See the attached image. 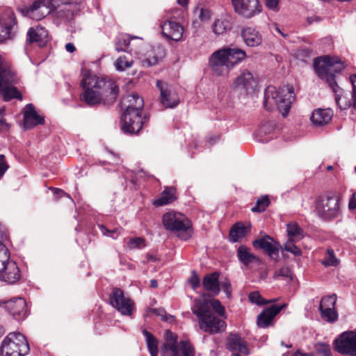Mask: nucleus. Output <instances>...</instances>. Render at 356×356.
Masks as SVG:
<instances>
[{"mask_svg":"<svg viewBox=\"0 0 356 356\" xmlns=\"http://www.w3.org/2000/svg\"><path fill=\"white\" fill-rule=\"evenodd\" d=\"M122 106L126 108L121 117L122 129L125 133L138 134L145 122L141 115L144 106L143 98L137 94L128 95L124 97Z\"/></svg>","mask_w":356,"mask_h":356,"instance_id":"nucleus-1","label":"nucleus"},{"mask_svg":"<svg viewBox=\"0 0 356 356\" xmlns=\"http://www.w3.org/2000/svg\"><path fill=\"white\" fill-rule=\"evenodd\" d=\"M314 67L318 76L329 84L335 95L336 103L341 108L340 100L343 94V90L336 82L334 74L342 71L344 68L343 64L336 58L325 56L315 59Z\"/></svg>","mask_w":356,"mask_h":356,"instance_id":"nucleus-2","label":"nucleus"},{"mask_svg":"<svg viewBox=\"0 0 356 356\" xmlns=\"http://www.w3.org/2000/svg\"><path fill=\"white\" fill-rule=\"evenodd\" d=\"M246 56L243 50L236 47H227L214 51L209 62L212 70L217 75H225Z\"/></svg>","mask_w":356,"mask_h":356,"instance_id":"nucleus-3","label":"nucleus"},{"mask_svg":"<svg viewBox=\"0 0 356 356\" xmlns=\"http://www.w3.org/2000/svg\"><path fill=\"white\" fill-rule=\"evenodd\" d=\"M191 309L193 314L197 317L200 328L202 331L212 334L225 330V322L213 314L211 309H209V304L206 299H195Z\"/></svg>","mask_w":356,"mask_h":356,"instance_id":"nucleus-4","label":"nucleus"},{"mask_svg":"<svg viewBox=\"0 0 356 356\" xmlns=\"http://www.w3.org/2000/svg\"><path fill=\"white\" fill-rule=\"evenodd\" d=\"M293 90L291 86L277 88L273 86L266 88L264 92V107L268 111L277 108L285 117L287 115L293 99Z\"/></svg>","mask_w":356,"mask_h":356,"instance_id":"nucleus-5","label":"nucleus"},{"mask_svg":"<svg viewBox=\"0 0 356 356\" xmlns=\"http://www.w3.org/2000/svg\"><path fill=\"white\" fill-rule=\"evenodd\" d=\"M29 352V345L25 336L19 332H10L0 346L1 356H26Z\"/></svg>","mask_w":356,"mask_h":356,"instance_id":"nucleus-6","label":"nucleus"},{"mask_svg":"<svg viewBox=\"0 0 356 356\" xmlns=\"http://www.w3.org/2000/svg\"><path fill=\"white\" fill-rule=\"evenodd\" d=\"M18 82L19 78L13 70L0 58V94L4 100L22 99L21 93L15 87Z\"/></svg>","mask_w":356,"mask_h":356,"instance_id":"nucleus-7","label":"nucleus"},{"mask_svg":"<svg viewBox=\"0 0 356 356\" xmlns=\"http://www.w3.org/2000/svg\"><path fill=\"white\" fill-rule=\"evenodd\" d=\"M162 221L166 229L178 233L180 238L187 240L191 236V222L184 214L170 211L163 216Z\"/></svg>","mask_w":356,"mask_h":356,"instance_id":"nucleus-8","label":"nucleus"},{"mask_svg":"<svg viewBox=\"0 0 356 356\" xmlns=\"http://www.w3.org/2000/svg\"><path fill=\"white\" fill-rule=\"evenodd\" d=\"M340 195L336 192L330 191L321 197L316 204L318 213L324 219H332L340 213Z\"/></svg>","mask_w":356,"mask_h":356,"instance_id":"nucleus-9","label":"nucleus"},{"mask_svg":"<svg viewBox=\"0 0 356 356\" xmlns=\"http://www.w3.org/2000/svg\"><path fill=\"white\" fill-rule=\"evenodd\" d=\"M88 83L90 86L97 88L99 93H101L104 104H111L115 101L119 89L113 80L107 77L99 78L92 75L91 82H88Z\"/></svg>","mask_w":356,"mask_h":356,"instance_id":"nucleus-10","label":"nucleus"},{"mask_svg":"<svg viewBox=\"0 0 356 356\" xmlns=\"http://www.w3.org/2000/svg\"><path fill=\"white\" fill-rule=\"evenodd\" d=\"M166 342L163 348L170 351L172 356H195V348L191 343L186 340L177 342V337L172 332H166Z\"/></svg>","mask_w":356,"mask_h":356,"instance_id":"nucleus-11","label":"nucleus"},{"mask_svg":"<svg viewBox=\"0 0 356 356\" xmlns=\"http://www.w3.org/2000/svg\"><path fill=\"white\" fill-rule=\"evenodd\" d=\"M156 86L160 92L159 103L163 108H175L178 106L180 98L173 86L162 80H157Z\"/></svg>","mask_w":356,"mask_h":356,"instance_id":"nucleus-12","label":"nucleus"},{"mask_svg":"<svg viewBox=\"0 0 356 356\" xmlns=\"http://www.w3.org/2000/svg\"><path fill=\"white\" fill-rule=\"evenodd\" d=\"M110 304L122 315L131 316L135 310L134 301L120 288H113L110 296Z\"/></svg>","mask_w":356,"mask_h":356,"instance_id":"nucleus-13","label":"nucleus"},{"mask_svg":"<svg viewBox=\"0 0 356 356\" xmlns=\"http://www.w3.org/2000/svg\"><path fill=\"white\" fill-rule=\"evenodd\" d=\"M10 254H4L0 258V280L8 284H14L20 279V273L17 264L9 259Z\"/></svg>","mask_w":356,"mask_h":356,"instance_id":"nucleus-14","label":"nucleus"},{"mask_svg":"<svg viewBox=\"0 0 356 356\" xmlns=\"http://www.w3.org/2000/svg\"><path fill=\"white\" fill-rule=\"evenodd\" d=\"M17 21L10 8L5 9L0 15V42L11 38L17 29Z\"/></svg>","mask_w":356,"mask_h":356,"instance_id":"nucleus-15","label":"nucleus"},{"mask_svg":"<svg viewBox=\"0 0 356 356\" xmlns=\"http://www.w3.org/2000/svg\"><path fill=\"white\" fill-rule=\"evenodd\" d=\"M232 2L235 12L247 19L259 15L262 10L259 0H232Z\"/></svg>","mask_w":356,"mask_h":356,"instance_id":"nucleus-16","label":"nucleus"},{"mask_svg":"<svg viewBox=\"0 0 356 356\" xmlns=\"http://www.w3.org/2000/svg\"><path fill=\"white\" fill-rule=\"evenodd\" d=\"M92 75L91 74H84L81 81V85L84 89L83 92L81 95V99L85 102L89 106H95L104 103L101 93H99L97 88L90 86L88 82H91Z\"/></svg>","mask_w":356,"mask_h":356,"instance_id":"nucleus-17","label":"nucleus"},{"mask_svg":"<svg viewBox=\"0 0 356 356\" xmlns=\"http://www.w3.org/2000/svg\"><path fill=\"white\" fill-rule=\"evenodd\" d=\"M159 26L162 30V35L168 40L180 42L183 40L184 27L179 22L171 19H160Z\"/></svg>","mask_w":356,"mask_h":356,"instance_id":"nucleus-18","label":"nucleus"},{"mask_svg":"<svg viewBox=\"0 0 356 356\" xmlns=\"http://www.w3.org/2000/svg\"><path fill=\"white\" fill-rule=\"evenodd\" d=\"M20 13L34 20H40L51 12L49 3L44 0L35 1L31 6L19 8Z\"/></svg>","mask_w":356,"mask_h":356,"instance_id":"nucleus-19","label":"nucleus"},{"mask_svg":"<svg viewBox=\"0 0 356 356\" xmlns=\"http://www.w3.org/2000/svg\"><path fill=\"white\" fill-rule=\"evenodd\" d=\"M334 349L341 354L356 356V332L343 333L339 339L334 341Z\"/></svg>","mask_w":356,"mask_h":356,"instance_id":"nucleus-20","label":"nucleus"},{"mask_svg":"<svg viewBox=\"0 0 356 356\" xmlns=\"http://www.w3.org/2000/svg\"><path fill=\"white\" fill-rule=\"evenodd\" d=\"M226 347L232 352L233 356H247L249 354L246 341L236 333H231L229 335Z\"/></svg>","mask_w":356,"mask_h":356,"instance_id":"nucleus-21","label":"nucleus"},{"mask_svg":"<svg viewBox=\"0 0 356 356\" xmlns=\"http://www.w3.org/2000/svg\"><path fill=\"white\" fill-rule=\"evenodd\" d=\"M5 309L17 321H22L27 316L26 302L22 298H15L5 303Z\"/></svg>","mask_w":356,"mask_h":356,"instance_id":"nucleus-22","label":"nucleus"},{"mask_svg":"<svg viewBox=\"0 0 356 356\" xmlns=\"http://www.w3.org/2000/svg\"><path fill=\"white\" fill-rule=\"evenodd\" d=\"M287 306L286 304L273 305L266 308L257 316V325L259 327L265 328L268 327L274 317Z\"/></svg>","mask_w":356,"mask_h":356,"instance_id":"nucleus-23","label":"nucleus"},{"mask_svg":"<svg viewBox=\"0 0 356 356\" xmlns=\"http://www.w3.org/2000/svg\"><path fill=\"white\" fill-rule=\"evenodd\" d=\"M44 123V118L40 115L35 109L32 104H28L24 112V127L25 129H31L39 124Z\"/></svg>","mask_w":356,"mask_h":356,"instance_id":"nucleus-24","label":"nucleus"},{"mask_svg":"<svg viewBox=\"0 0 356 356\" xmlns=\"http://www.w3.org/2000/svg\"><path fill=\"white\" fill-rule=\"evenodd\" d=\"M48 31L44 27L41 26L31 27L26 34V42L44 47L48 42Z\"/></svg>","mask_w":356,"mask_h":356,"instance_id":"nucleus-25","label":"nucleus"},{"mask_svg":"<svg viewBox=\"0 0 356 356\" xmlns=\"http://www.w3.org/2000/svg\"><path fill=\"white\" fill-rule=\"evenodd\" d=\"M252 244L254 248H259L265 250L266 252L271 257L278 256L280 246L278 243H275L269 236L258 238L254 241Z\"/></svg>","mask_w":356,"mask_h":356,"instance_id":"nucleus-26","label":"nucleus"},{"mask_svg":"<svg viewBox=\"0 0 356 356\" xmlns=\"http://www.w3.org/2000/svg\"><path fill=\"white\" fill-rule=\"evenodd\" d=\"M164 56V49L160 46L149 47L140 63L143 67H149L158 63L159 59Z\"/></svg>","mask_w":356,"mask_h":356,"instance_id":"nucleus-27","label":"nucleus"},{"mask_svg":"<svg viewBox=\"0 0 356 356\" xmlns=\"http://www.w3.org/2000/svg\"><path fill=\"white\" fill-rule=\"evenodd\" d=\"M255 85L256 81L252 73L248 70H243L234 82L235 88L243 89L247 92L253 90Z\"/></svg>","mask_w":356,"mask_h":356,"instance_id":"nucleus-28","label":"nucleus"},{"mask_svg":"<svg viewBox=\"0 0 356 356\" xmlns=\"http://www.w3.org/2000/svg\"><path fill=\"white\" fill-rule=\"evenodd\" d=\"M241 36L246 45L252 47L260 45L263 40L261 33L252 27L244 28Z\"/></svg>","mask_w":356,"mask_h":356,"instance_id":"nucleus-29","label":"nucleus"},{"mask_svg":"<svg viewBox=\"0 0 356 356\" xmlns=\"http://www.w3.org/2000/svg\"><path fill=\"white\" fill-rule=\"evenodd\" d=\"M333 117V112L331 109L318 108L313 111L311 115V120L316 126H323L328 124Z\"/></svg>","mask_w":356,"mask_h":356,"instance_id":"nucleus-30","label":"nucleus"},{"mask_svg":"<svg viewBox=\"0 0 356 356\" xmlns=\"http://www.w3.org/2000/svg\"><path fill=\"white\" fill-rule=\"evenodd\" d=\"M177 198L176 188L172 186H165L160 197L153 201V204L156 207L170 204L175 201Z\"/></svg>","mask_w":356,"mask_h":356,"instance_id":"nucleus-31","label":"nucleus"},{"mask_svg":"<svg viewBox=\"0 0 356 356\" xmlns=\"http://www.w3.org/2000/svg\"><path fill=\"white\" fill-rule=\"evenodd\" d=\"M250 232V225L243 222H236L231 228L229 238L232 243L238 242Z\"/></svg>","mask_w":356,"mask_h":356,"instance_id":"nucleus-32","label":"nucleus"},{"mask_svg":"<svg viewBox=\"0 0 356 356\" xmlns=\"http://www.w3.org/2000/svg\"><path fill=\"white\" fill-rule=\"evenodd\" d=\"M218 278L219 274L217 272L206 275L202 282L204 288L214 295L218 294L220 290Z\"/></svg>","mask_w":356,"mask_h":356,"instance_id":"nucleus-33","label":"nucleus"},{"mask_svg":"<svg viewBox=\"0 0 356 356\" xmlns=\"http://www.w3.org/2000/svg\"><path fill=\"white\" fill-rule=\"evenodd\" d=\"M237 257L241 263L248 266L252 263H259V259L250 252L249 248L245 245H240L237 249Z\"/></svg>","mask_w":356,"mask_h":356,"instance_id":"nucleus-34","label":"nucleus"},{"mask_svg":"<svg viewBox=\"0 0 356 356\" xmlns=\"http://www.w3.org/2000/svg\"><path fill=\"white\" fill-rule=\"evenodd\" d=\"M142 332L145 337L147 348L151 356H158L159 350L157 339L146 330H143Z\"/></svg>","mask_w":356,"mask_h":356,"instance_id":"nucleus-35","label":"nucleus"},{"mask_svg":"<svg viewBox=\"0 0 356 356\" xmlns=\"http://www.w3.org/2000/svg\"><path fill=\"white\" fill-rule=\"evenodd\" d=\"M231 29V24L227 19H217L212 25L213 32L216 35H222Z\"/></svg>","mask_w":356,"mask_h":356,"instance_id":"nucleus-36","label":"nucleus"},{"mask_svg":"<svg viewBox=\"0 0 356 356\" xmlns=\"http://www.w3.org/2000/svg\"><path fill=\"white\" fill-rule=\"evenodd\" d=\"M287 234L290 240L300 241L303 237V230L296 222H291L287 225Z\"/></svg>","mask_w":356,"mask_h":356,"instance_id":"nucleus-37","label":"nucleus"},{"mask_svg":"<svg viewBox=\"0 0 356 356\" xmlns=\"http://www.w3.org/2000/svg\"><path fill=\"white\" fill-rule=\"evenodd\" d=\"M134 63V60L131 57L122 56L119 57L115 62V67L118 71L122 72L127 68H130Z\"/></svg>","mask_w":356,"mask_h":356,"instance_id":"nucleus-38","label":"nucleus"},{"mask_svg":"<svg viewBox=\"0 0 356 356\" xmlns=\"http://www.w3.org/2000/svg\"><path fill=\"white\" fill-rule=\"evenodd\" d=\"M321 318L328 323H334L338 319V313L335 308L319 309Z\"/></svg>","mask_w":356,"mask_h":356,"instance_id":"nucleus-39","label":"nucleus"},{"mask_svg":"<svg viewBox=\"0 0 356 356\" xmlns=\"http://www.w3.org/2000/svg\"><path fill=\"white\" fill-rule=\"evenodd\" d=\"M339 263V259L335 257L332 250L328 249L322 261V264L325 266H337Z\"/></svg>","mask_w":356,"mask_h":356,"instance_id":"nucleus-40","label":"nucleus"},{"mask_svg":"<svg viewBox=\"0 0 356 356\" xmlns=\"http://www.w3.org/2000/svg\"><path fill=\"white\" fill-rule=\"evenodd\" d=\"M248 298L250 301L252 303L257 304L258 305H264L268 303H271L275 302L276 299H272L269 300H266L264 298L261 297L259 292L253 291L249 294Z\"/></svg>","mask_w":356,"mask_h":356,"instance_id":"nucleus-41","label":"nucleus"},{"mask_svg":"<svg viewBox=\"0 0 356 356\" xmlns=\"http://www.w3.org/2000/svg\"><path fill=\"white\" fill-rule=\"evenodd\" d=\"M337 296L332 294L323 297L320 302L319 309L335 308Z\"/></svg>","mask_w":356,"mask_h":356,"instance_id":"nucleus-42","label":"nucleus"},{"mask_svg":"<svg viewBox=\"0 0 356 356\" xmlns=\"http://www.w3.org/2000/svg\"><path fill=\"white\" fill-rule=\"evenodd\" d=\"M138 38L136 36H129L122 39H119L115 43V50L117 51H127L129 50L131 40Z\"/></svg>","mask_w":356,"mask_h":356,"instance_id":"nucleus-43","label":"nucleus"},{"mask_svg":"<svg viewBox=\"0 0 356 356\" xmlns=\"http://www.w3.org/2000/svg\"><path fill=\"white\" fill-rule=\"evenodd\" d=\"M206 301L207 302H209V309H211V307H212L213 309L220 316L226 318L225 307L221 305L220 302L218 300H206Z\"/></svg>","mask_w":356,"mask_h":356,"instance_id":"nucleus-44","label":"nucleus"},{"mask_svg":"<svg viewBox=\"0 0 356 356\" xmlns=\"http://www.w3.org/2000/svg\"><path fill=\"white\" fill-rule=\"evenodd\" d=\"M270 200L267 196L262 197L257 201V204L251 210L252 212H262L268 207Z\"/></svg>","mask_w":356,"mask_h":356,"instance_id":"nucleus-45","label":"nucleus"},{"mask_svg":"<svg viewBox=\"0 0 356 356\" xmlns=\"http://www.w3.org/2000/svg\"><path fill=\"white\" fill-rule=\"evenodd\" d=\"M72 5L67 4L63 6L58 11V15L61 18L70 20L74 16V11L72 9Z\"/></svg>","mask_w":356,"mask_h":356,"instance_id":"nucleus-46","label":"nucleus"},{"mask_svg":"<svg viewBox=\"0 0 356 356\" xmlns=\"http://www.w3.org/2000/svg\"><path fill=\"white\" fill-rule=\"evenodd\" d=\"M98 227L103 235L109 236L113 239H116L120 234V229L119 228L109 229L104 225H99Z\"/></svg>","mask_w":356,"mask_h":356,"instance_id":"nucleus-47","label":"nucleus"},{"mask_svg":"<svg viewBox=\"0 0 356 356\" xmlns=\"http://www.w3.org/2000/svg\"><path fill=\"white\" fill-rule=\"evenodd\" d=\"M289 278L292 279V273L288 267H282L276 270L273 275V278L278 280L280 278Z\"/></svg>","mask_w":356,"mask_h":356,"instance_id":"nucleus-48","label":"nucleus"},{"mask_svg":"<svg viewBox=\"0 0 356 356\" xmlns=\"http://www.w3.org/2000/svg\"><path fill=\"white\" fill-rule=\"evenodd\" d=\"M195 13H196V14H197L198 18L202 22L208 21L211 17V12L208 8H197L195 10Z\"/></svg>","mask_w":356,"mask_h":356,"instance_id":"nucleus-49","label":"nucleus"},{"mask_svg":"<svg viewBox=\"0 0 356 356\" xmlns=\"http://www.w3.org/2000/svg\"><path fill=\"white\" fill-rule=\"evenodd\" d=\"M127 245L131 249L140 248L145 246V241L142 238H133L129 240Z\"/></svg>","mask_w":356,"mask_h":356,"instance_id":"nucleus-50","label":"nucleus"},{"mask_svg":"<svg viewBox=\"0 0 356 356\" xmlns=\"http://www.w3.org/2000/svg\"><path fill=\"white\" fill-rule=\"evenodd\" d=\"M286 251L291 252L296 256H300L302 254L300 249L294 245L291 240H289L284 246Z\"/></svg>","mask_w":356,"mask_h":356,"instance_id":"nucleus-51","label":"nucleus"},{"mask_svg":"<svg viewBox=\"0 0 356 356\" xmlns=\"http://www.w3.org/2000/svg\"><path fill=\"white\" fill-rule=\"evenodd\" d=\"M188 282L191 285V287L193 290H195L197 288L200 286V280L195 270L192 272L191 275L188 279Z\"/></svg>","mask_w":356,"mask_h":356,"instance_id":"nucleus-52","label":"nucleus"},{"mask_svg":"<svg viewBox=\"0 0 356 356\" xmlns=\"http://www.w3.org/2000/svg\"><path fill=\"white\" fill-rule=\"evenodd\" d=\"M350 81L352 84V101L353 106L356 108V74H353L350 76Z\"/></svg>","mask_w":356,"mask_h":356,"instance_id":"nucleus-53","label":"nucleus"},{"mask_svg":"<svg viewBox=\"0 0 356 356\" xmlns=\"http://www.w3.org/2000/svg\"><path fill=\"white\" fill-rule=\"evenodd\" d=\"M317 351L321 356H332L330 347L327 344H321L318 348Z\"/></svg>","mask_w":356,"mask_h":356,"instance_id":"nucleus-54","label":"nucleus"},{"mask_svg":"<svg viewBox=\"0 0 356 356\" xmlns=\"http://www.w3.org/2000/svg\"><path fill=\"white\" fill-rule=\"evenodd\" d=\"M222 290L225 293L227 298H230L232 295V285L229 280H225L221 284Z\"/></svg>","mask_w":356,"mask_h":356,"instance_id":"nucleus-55","label":"nucleus"},{"mask_svg":"<svg viewBox=\"0 0 356 356\" xmlns=\"http://www.w3.org/2000/svg\"><path fill=\"white\" fill-rule=\"evenodd\" d=\"M8 168V165L5 161V156L3 154L0 155V179L5 174L6 171Z\"/></svg>","mask_w":356,"mask_h":356,"instance_id":"nucleus-56","label":"nucleus"},{"mask_svg":"<svg viewBox=\"0 0 356 356\" xmlns=\"http://www.w3.org/2000/svg\"><path fill=\"white\" fill-rule=\"evenodd\" d=\"M8 124L4 120V110L0 109V130L7 129Z\"/></svg>","mask_w":356,"mask_h":356,"instance_id":"nucleus-57","label":"nucleus"},{"mask_svg":"<svg viewBox=\"0 0 356 356\" xmlns=\"http://www.w3.org/2000/svg\"><path fill=\"white\" fill-rule=\"evenodd\" d=\"M279 1L280 0H266V5L269 9L276 10Z\"/></svg>","mask_w":356,"mask_h":356,"instance_id":"nucleus-58","label":"nucleus"},{"mask_svg":"<svg viewBox=\"0 0 356 356\" xmlns=\"http://www.w3.org/2000/svg\"><path fill=\"white\" fill-rule=\"evenodd\" d=\"M6 253H8V249L6 248V246L0 242V258L4 254V257H6Z\"/></svg>","mask_w":356,"mask_h":356,"instance_id":"nucleus-59","label":"nucleus"},{"mask_svg":"<svg viewBox=\"0 0 356 356\" xmlns=\"http://www.w3.org/2000/svg\"><path fill=\"white\" fill-rule=\"evenodd\" d=\"M349 208L350 209H356V193L353 195V197L349 202Z\"/></svg>","mask_w":356,"mask_h":356,"instance_id":"nucleus-60","label":"nucleus"},{"mask_svg":"<svg viewBox=\"0 0 356 356\" xmlns=\"http://www.w3.org/2000/svg\"><path fill=\"white\" fill-rule=\"evenodd\" d=\"M65 49L70 53H73L76 50V48L73 43L69 42L65 44Z\"/></svg>","mask_w":356,"mask_h":356,"instance_id":"nucleus-61","label":"nucleus"},{"mask_svg":"<svg viewBox=\"0 0 356 356\" xmlns=\"http://www.w3.org/2000/svg\"><path fill=\"white\" fill-rule=\"evenodd\" d=\"M291 356H313L312 353H303L300 351H296Z\"/></svg>","mask_w":356,"mask_h":356,"instance_id":"nucleus-62","label":"nucleus"},{"mask_svg":"<svg viewBox=\"0 0 356 356\" xmlns=\"http://www.w3.org/2000/svg\"><path fill=\"white\" fill-rule=\"evenodd\" d=\"M319 18L316 16H313L307 18V22L309 24H312L315 21H318Z\"/></svg>","mask_w":356,"mask_h":356,"instance_id":"nucleus-63","label":"nucleus"},{"mask_svg":"<svg viewBox=\"0 0 356 356\" xmlns=\"http://www.w3.org/2000/svg\"><path fill=\"white\" fill-rule=\"evenodd\" d=\"M150 286L152 288H156L158 286V282L156 280H151Z\"/></svg>","mask_w":356,"mask_h":356,"instance_id":"nucleus-64","label":"nucleus"}]
</instances>
